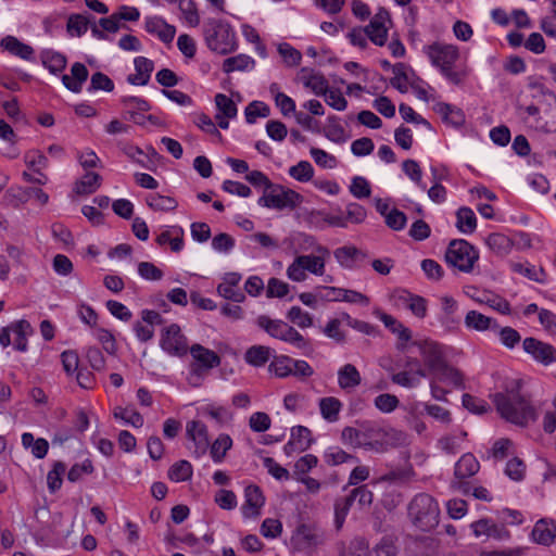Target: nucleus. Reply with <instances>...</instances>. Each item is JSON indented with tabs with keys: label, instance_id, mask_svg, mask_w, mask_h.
<instances>
[{
	"label": "nucleus",
	"instance_id": "e2e57ef3",
	"mask_svg": "<svg viewBox=\"0 0 556 556\" xmlns=\"http://www.w3.org/2000/svg\"><path fill=\"white\" fill-rule=\"evenodd\" d=\"M215 105L218 111L217 114H222L226 118H235L238 114L236 103L224 93H217L215 96Z\"/></svg>",
	"mask_w": 556,
	"mask_h": 556
},
{
	"label": "nucleus",
	"instance_id": "e433bc0d",
	"mask_svg": "<svg viewBox=\"0 0 556 556\" xmlns=\"http://www.w3.org/2000/svg\"><path fill=\"white\" fill-rule=\"evenodd\" d=\"M232 444L233 442L229 434L220 433L208 446L212 460L215 464L223 463L227 452L231 450Z\"/></svg>",
	"mask_w": 556,
	"mask_h": 556
},
{
	"label": "nucleus",
	"instance_id": "680f3d73",
	"mask_svg": "<svg viewBox=\"0 0 556 556\" xmlns=\"http://www.w3.org/2000/svg\"><path fill=\"white\" fill-rule=\"evenodd\" d=\"M287 319L302 329L313 326V316L300 306L290 307L287 313Z\"/></svg>",
	"mask_w": 556,
	"mask_h": 556
},
{
	"label": "nucleus",
	"instance_id": "dca6fc26",
	"mask_svg": "<svg viewBox=\"0 0 556 556\" xmlns=\"http://www.w3.org/2000/svg\"><path fill=\"white\" fill-rule=\"evenodd\" d=\"M387 23L391 24L390 13L384 8H379L370 23L365 27V33L370 41L377 46H383L388 38Z\"/></svg>",
	"mask_w": 556,
	"mask_h": 556
},
{
	"label": "nucleus",
	"instance_id": "393cba45",
	"mask_svg": "<svg viewBox=\"0 0 556 556\" xmlns=\"http://www.w3.org/2000/svg\"><path fill=\"white\" fill-rule=\"evenodd\" d=\"M146 30L149 34L156 35L161 41L169 43L173 41L176 28L167 24L163 18L154 16L146 20Z\"/></svg>",
	"mask_w": 556,
	"mask_h": 556
},
{
	"label": "nucleus",
	"instance_id": "f8f14e48",
	"mask_svg": "<svg viewBox=\"0 0 556 556\" xmlns=\"http://www.w3.org/2000/svg\"><path fill=\"white\" fill-rule=\"evenodd\" d=\"M160 345L164 352L172 356L181 357L188 352L187 339L177 324H172L163 329Z\"/></svg>",
	"mask_w": 556,
	"mask_h": 556
},
{
	"label": "nucleus",
	"instance_id": "c85d7f7f",
	"mask_svg": "<svg viewBox=\"0 0 556 556\" xmlns=\"http://www.w3.org/2000/svg\"><path fill=\"white\" fill-rule=\"evenodd\" d=\"M433 110L438 113L444 123L454 127H460L465 123V114L462 109L445 102H438Z\"/></svg>",
	"mask_w": 556,
	"mask_h": 556
},
{
	"label": "nucleus",
	"instance_id": "bb28decb",
	"mask_svg": "<svg viewBox=\"0 0 556 556\" xmlns=\"http://www.w3.org/2000/svg\"><path fill=\"white\" fill-rule=\"evenodd\" d=\"M380 320L392 333L397 336V339L401 341V343L397 344V349L405 351L408 341L412 339V331L389 314L382 313Z\"/></svg>",
	"mask_w": 556,
	"mask_h": 556
},
{
	"label": "nucleus",
	"instance_id": "69168bd1",
	"mask_svg": "<svg viewBox=\"0 0 556 556\" xmlns=\"http://www.w3.org/2000/svg\"><path fill=\"white\" fill-rule=\"evenodd\" d=\"M420 379L421 377L407 369L395 372L391 376L393 383L407 389L417 388L420 384Z\"/></svg>",
	"mask_w": 556,
	"mask_h": 556
},
{
	"label": "nucleus",
	"instance_id": "39448f33",
	"mask_svg": "<svg viewBox=\"0 0 556 556\" xmlns=\"http://www.w3.org/2000/svg\"><path fill=\"white\" fill-rule=\"evenodd\" d=\"M256 325L271 338L289 343L303 352H309L312 350L309 340L281 319H271L266 315H260L256 318Z\"/></svg>",
	"mask_w": 556,
	"mask_h": 556
},
{
	"label": "nucleus",
	"instance_id": "a18cd8bd",
	"mask_svg": "<svg viewBox=\"0 0 556 556\" xmlns=\"http://www.w3.org/2000/svg\"><path fill=\"white\" fill-rule=\"evenodd\" d=\"M22 444L25 448L31 447V454L39 459L43 458L49 450V443L46 439L39 438L35 440L34 435L29 432L22 434Z\"/></svg>",
	"mask_w": 556,
	"mask_h": 556
},
{
	"label": "nucleus",
	"instance_id": "412c9836",
	"mask_svg": "<svg viewBox=\"0 0 556 556\" xmlns=\"http://www.w3.org/2000/svg\"><path fill=\"white\" fill-rule=\"evenodd\" d=\"M531 536L538 544L549 546L556 540V521L553 519H540L535 522Z\"/></svg>",
	"mask_w": 556,
	"mask_h": 556
},
{
	"label": "nucleus",
	"instance_id": "338daca9",
	"mask_svg": "<svg viewBox=\"0 0 556 556\" xmlns=\"http://www.w3.org/2000/svg\"><path fill=\"white\" fill-rule=\"evenodd\" d=\"M467 433L460 431L458 434H448L442 437L438 444L442 451L447 454H456L460 448V443L465 440Z\"/></svg>",
	"mask_w": 556,
	"mask_h": 556
},
{
	"label": "nucleus",
	"instance_id": "0eeeda50",
	"mask_svg": "<svg viewBox=\"0 0 556 556\" xmlns=\"http://www.w3.org/2000/svg\"><path fill=\"white\" fill-rule=\"evenodd\" d=\"M301 195L282 185L271 184L267 190L263 191V195L258 199L257 204L267 208L275 210H293L301 202Z\"/></svg>",
	"mask_w": 556,
	"mask_h": 556
},
{
	"label": "nucleus",
	"instance_id": "6e6d98bb",
	"mask_svg": "<svg viewBox=\"0 0 556 556\" xmlns=\"http://www.w3.org/2000/svg\"><path fill=\"white\" fill-rule=\"evenodd\" d=\"M176 3L186 23L191 27H197L200 24V15L193 0H177Z\"/></svg>",
	"mask_w": 556,
	"mask_h": 556
},
{
	"label": "nucleus",
	"instance_id": "f3484780",
	"mask_svg": "<svg viewBox=\"0 0 556 556\" xmlns=\"http://www.w3.org/2000/svg\"><path fill=\"white\" fill-rule=\"evenodd\" d=\"M470 529L476 538L486 536L496 541H507L510 532L504 525L496 523L491 518H481L470 523Z\"/></svg>",
	"mask_w": 556,
	"mask_h": 556
},
{
	"label": "nucleus",
	"instance_id": "72a5a7b5",
	"mask_svg": "<svg viewBox=\"0 0 556 556\" xmlns=\"http://www.w3.org/2000/svg\"><path fill=\"white\" fill-rule=\"evenodd\" d=\"M274 353L275 351L269 346L253 345L247 350L244 359L251 366L262 367L274 356Z\"/></svg>",
	"mask_w": 556,
	"mask_h": 556
},
{
	"label": "nucleus",
	"instance_id": "bf43d9fd",
	"mask_svg": "<svg viewBox=\"0 0 556 556\" xmlns=\"http://www.w3.org/2000/svg\"><path fill=\"white\" fill-rule=\"evenodd\" d=\"M66 466L62 462H54L52 469L48 472L47 484L50 493H55L62 486V477L65 473Z\"/></svg>",
	"mask_w": 556,
	"mask_h": 556
},
{
	"label": "nucleus",
	"instance_id": "13d9d810",
	"mask_svg": "<svg viewBox=\"0 0 556 556\" xmlns=\"http://www.w3.org/2000/svg\"><path fill=\"white\" fill-rule=\"evenodd\" d=\"M402 169L421 190H427V185L422 181V170L417 161L410 159L405 160L402 163Z\"/></svg>",
	"mask_w": 556,
	"mask_h": 556
},
{
	"label": "nucleus",
	"instance_id": "ddd939ff",
	"mask_svg": "<svg viewBox=\"0 0 556 556\" xmlns=\"http://www.w3.org/2000/svg\"><path fill=\"white\" fill-rule=\"evenodd\" d=\"M186 435L192 442V445L188 446L192 455L195 458L202 457L210 446L206 425L200 420L188 421L186 425Z\"/></svg>",
	"mask_w": 556,
	"mask_h": 556
},
{
	"label": "nucleus",
	"instance_id": "3c124183",
	"mask_svg": "<svg viewBox=\"0 0 556 556\" xmlns=\"http://www.w3.org/2000/svg\"><path fill=\"white\" fill-rule=\"evenodd\" d=\"M293 358L287 355H274L269 364V371L279 378L288 377L292 374Z\"/></svg>",
	"mask_w": 556,
	"mask_h": 556
},
{
	"label": "nucleus",
	"instance_id": "4d7b16f0",
	"mask_svg": "<svg viewBox=\"0 0 556 556\" xmlns=\"http://www.w3.org/2000/svg\"><path fill=\"white\" fill-rule=\"evenodd\" d=\"M192 472V466L188 460H179L169 468L168 478L175 482H182L189 480Z\"/></svg>",
	"mask_w": 556,
	"mask_h": 556
},
{
	"label": "nucleus",
	"instance_id": "5fc2aeb1",
	"mask_svg": "<svg viewBox=\"0 0 556 556\" xmlns=\"http://www.w3.org/2000/svg\"><path fill=\"white\" fill-rule=\"evenodd\" d=\"M147 204L154 211H174L178 203L172 197L161 195L159 193L150 194L147 198Z\"/></svg>",
	"mask_w": 556,
	"mask_h": 556
},
{
	"label": "nucleus",
	"instance_id": "864d4df0",
	"mask_svg": "<svg viewBox=\"0 0 556 556\" xmlns=\"http://www.w3.org/2000/svg\"><path fill=\"white\" fill-rule=\"evenodd\" d=\"M341 441L344 445L351 446L353 448H364L368 443L363 441L362 430L359 428L354 427H345L341 432Z\"/></svg>",
	"mask_w": 556,
	"mask_h": 556
},
{
	"label": "nucleus",
	"instance_id": "c9c22d12",
	"mask_svg": "<svg viewBox=\"0 0 556 556\" xmlns=\"http://www.w3.org/2000/svg\"><path fill=\"white\" fill-rule=\"evenodd\" d=\"M12 333L15 336L14 349L20 352L27 351V338L33 333L30 324L21 319L11 324Z\"/></svg>",
	"mask_w": 556,
	"mask_h": 556
},
{
	"label": "nucleus",
	"instance_id": "9d476101",
	"mask_svg": "<svg viewBox=\"0 0 556 556\" xmlns=\"http://www.w3.org/2000/svg\"><path fill=\"white\" fill-rule=\"evenodd\" d=\"M325 260L314 254H303L296 256L287 268V277L295 282H302L306 279V273L315 276L325 274Z\"/></svg>",
	"mask_w": 556,
	"mask_h": 556
},
{
	"label": "nucleus",
	"instance_id": "9b49d317",
	"mask_svg": "<svg viewBox=\"0 0 556 556\" xmlns=\"http://www.w3.org/2000/svg\"><path fill=\"white\" fill-rule=\"evenodd\" d=\"M413 345L418 348L428 376L447 363L446 353L442 344L432 340H424L413 342Z\"/></svg>",
	"mask_w": 556,
	"mask_h": 556
},
{
	"label": "nucleus",
	"instance_id": "a19ab883",
	"mask_svg": "<svg viewBox=\"0 0 556 556\" xmlns=\"http://www.w3.org/2000/svg\"><path fill=\"white\" fill-rule=\"evenodd\" d=\"M456 227L463 233H472L477 228V218L470 207H459L456 212Z\"/></svg>",
	"mask_w": 556,
	"mask_h": 556
},
{
	"label": "nucleus",
	"instance_id": "20e7f679",
	"mask_svg": "<svg viewBox=\"0 0 556 556\" xmlns=\"http://www.w3.org/2000/svg\"><path fill=\"white\" fill-rule=\"evenodd\" d=\"M408 517L422 531L434 529L440 517L438 502L430 494H416L408 504Z\"/></svg>",
	"mask_w": 556,
	"mask_h": 556
},
{
	"label": "nucleus",
	"instance_id": "49530a36",
	"mask_svg": "<svg viewBox=\"0 0 556 556\" xmlns=\"http://www.w3.org/2000/svg\"><path fill=\"white\" fill-rule=\"evenodd\" d=\"M325 462L330 466H338L344 463H357L358 458L352 454L346 453L339 446H330L325 451Z\"/></svg>",
	"mask_w": 556,
	"mask_h": 556
},
{
	"label": "nucleus",
	"instance_id": "37998d69",
	"mask_svg": "<svg viewBox=\"0 0 556 556\" xmlns=\"http://www.w3.org/2000/svg\"><path fill=\"white\" fill-rule=\"evenodd\" d=\"M341 408L342 403L337 397L328 396L319 400L320 414L329 422H334L339 419Z\"/></svg>",
	"mask_w": 556,
	"mask_h": 556
},
{
	"label": "nucleus",
	"instance_id": "a878e982",
	"mask_svg": "<svg viewBox=\"0 0 556 556\" xmlns=\"http://www.w3.org/2000/svg\"><path fill=\"white\" fill-rule=\"evenodd\" d=\"M136 74H131L127 77V81L136 86H144L149 83L151 73L154 70V63L144 58L137 56L134 61Z\"/></svg>",
	"mask_w": 556,
	"mask_h": 556
},
{
	"label": "nucleus",
	"instance_id": "09e8293b",
	"mask_svg": "<svg viewBox=\"0 0 556 556\" xmlns=\"http://www.w3.org/2000/svg\"><path fill=\"white\" fill-rule=\"evenodd\" d=\"M354 502H356V497H354L353 490L350 492L349 495L336 500L334 518L338 528H341V526L343 525Z\"/></svg>",
	"mask_w": 556,
	"mask_h": 556
},
{
	"label": "nucleus",
	"instance_id": "423d86ee",
	"mask_svg": "<svg viewBox=\"0 0 556 556\" xmlns=\"http://www.w3.org/2000/svg\"><path fill=\"white\" fill-rule=\"evenodd\" d=\"M190 354L193 362L189 367L188 381L190 384L197 387L211 369L219 366L220 357L216 352L206 349L201 344H193L190 348Z\"/></svg>",
	"mask_w": 556,
	"mask_h": 556
},
{
	"label": "nucleus",
	"instance_id": "0e129e2a",
	"mask_svg": "<svg viewBox=\"0 0 556 556\" xmlns=\"http://www.w3.org/2000/svg\"><path fill=\"white\" fill-rule=\"evenodd\" d=\"M288 173L293 179L307 182L314 176V168L308 161H300L296 165L291 166Z\"/></svg>",
	"mask_w": 556,
	"mask_h": 556
},
{
	"label": "nucleus",
	"instance_id": "cd10ccee",
	"mask_svg": "<svg viewBox=\"0 0 556 556\" xmlns=\"http://www.w3.org/2000/svg\"><path fill=\"white\" fill-rule=\"evenodd\" d=\"M337 262L344 268H353L358 261L367 257V254L353 245L338 248L333 252Z\"/></svg>",
	"mask_w": 556,
	"mask_h": 556
},
{
	"label": "nucleus",
	"instance_id": "c756f323",
	"mask_svg": "<svg viewBox=\"0 0 556 556\" xmlns=\"http://www.w3.org/2000/svg\"><path fill=\"white\" fill-rule=\"evenodd\" d=\"M71 74L72 77L63 75L62 83L72 92L79 93L83 89V84L88 78V70L83 63L76 62L72 65Z\"/></svg>",
	"mask_w": 556,
	"mask_h": 556
},
{
	"label": "nucleus",
	"instance_id": "58836bf2",
	"mask_svg": "<svg viewBox=\"0 0 556 556\" xmlns=\"http://www.w3.org/2000/svg\"><path fill=\"white\" fill-rule=\"evenodd\" d=\"M99 26L102 29H100L98 27V25L96 23H93L91 25V34L94 38L100 39V40L108 39V35L105 34V31L114 34V33L118 31V29L121 27L119 21L117 20V15H115V13H113L109 17L100 18Z\"/></svg>",
	"mask_w": 556,
	"mask_h": 556
},
{
	"label": "nucleus",
	"instance_id": "052dcab7",
	"mask_svg": "<svg viewBox=\"0 0 556 556\" xmlns=\"http://www.w3.org/2000/svg\"><path fill=\"white\" fill-rule=\"evenodd\" d=\"M90 24V20L85 14H71L67 20V31L71 35H75L77 37L83 36L87 30Z\"/></svg>",
	"mask_w": 556,
	"mask_h": 556
},
{
	"label": "nucleus",
	"instance_id": "a211bd4d",
	"mask_svg": "<svg viewBox=\"0 0 556 556\" xmlns=\"http://www.w3.org/2000/svg\"><path fill=\"white\" fill-rule=\"evenodd\" d=\"M363 441L369 445L365 446L366 451L383 452L386 450V431L382 427L374 421H364L361 424Z\"/></svg>",
	"mask_w": 556,
	"mask_h": 556
},
{
	"label": "nucleus",
	"instance_id": "4468645a",
	"mask_svg": "<svg viewBox=\"0 0 556 556\" xmlns=\"http://www.w3.org/2000/svg\"><path fill=\"white\" fill-rule=\"evenodd\" d=\"M480 469V464L471 453L464 454L455 464L454 476L457 482L454 485L464 493L470 492V484L465 479L475 476Z\"/></svg>",
	"mask_w": 556,
	"mask_h": 556
},
{
	"label": "nucleus",
	"instance_id": "7c9ffc66",
	"mask_svg": "<svg viewBox=\"0 0 556 556\" xmlns=\"http://www.w3.org/2000/svg\"><path fill=\"white\" fill-rule=\"evenodd\" d=\"M1 47L17 58L25 61H31L34 59V49L29 45H26L18 40L14 36H7L1 40Z\"/></svg>",
	"mask_w": 556,
	"mask_h": 556
},
{
	"label": "nucleus",
	"instance_id": "6ab92c4d",
	"mask_svg": "<svg viewBox=\"0 0 556 556\" xmlns=\"http://www.w3.org/2000/svg\"><path fill=\"white\" fill-rule=\"evenodd\" d=\"M265 504V497L260 486L250 484L244 490V504L241 507L245 518L256 517Z\"/></svg>",
	"mask_w": 556,
	"mask_h": 556
},
{
	"label": "nucleus",
	"instance_id": "f257e3e1",
	"mask_svg": "<svg viewBox=\"0 0 556 556\" xmlns=\"http://www.w3.org/2000/svg\"><path fill=\"white\" fill-rule=\"evenodd\" d=\"M422 52L448 84L456 87L467 84L472 70L466 62H458L460 53L456 46L434 41L424 46Z\"/></svg>",
	"mask_w": 556,
	"mask_h": 556
},
{
	"label": "nucleus",
	"instance_id": "2eb2a0df",
	"mask_svg": "<svg viewBox=\"0 0 556 556\" xmlns=\"http://www.w3.org/2000/svg\"><path fill=\"white\" fill-rule=\"evenodd\" d=\"M522 346L526 353L530 354L535 362L544 366L556 363V348L549 343L535 338H526L522 342Z\"/></svg>",
	"mask_w": 556,
	"mask_h": 556
},
{
	"label": "nucleus",
	"instance_id": "4be33fe9",
	"mask_svg": "<svg viewBox=\"0 0 556 556\" xmlns=\"http://www.w3.org/2000/svg\"><path fill=\"white\" fill-rule=\"evenodd\" d=\"M184 229L178 225L166 226L155 238L159 245L169 244L170 250L175 253H179L185 245L184 242Z\"/></svg>",
	"mask_w": 556,
	"mask_h": 556
},
{
	"label": "nucleus",
	"instance_id": "473e14b6",
	"mask_svg": "<svg viewBox=\"0 0 556 556\" xmlns=\"http://www.w3.org/2000/svg\"><path fill=\"white\" fill-rule=\"evenodd\" d=\"M102 177L94 172H87L80 179L74 184L73 191L77 195H88L94 193L101 186Z\"/></svg>",
	"mask_w": 556,
	"mask_h": 556
},
{
	"label": "nucleus",
	"instance_id": "603ef678",
	"mask_svg": "<svg viewBox=\"0 0 556 556\" xmlns=\"http://www.w3.org/2000/svg\"><path fill=\"white\" fill-rule=\"evenodd\" d=\"M114 417L116 419H122L125 424L131 425L135 428L143 426L142 415L132 407H115Z\"/></svg>",
	"mask_w": 556,
	"mask_h": 556
},
{
	"label": "nucleus",
	"instance_id": "c03bdc74",
	"mask_svg": "<svg viewBox=\"0 0 556 556\" xmlns=\"http://www.w3.org/2000/svg\"><path fill=\"white\" fill-rule=\"evenodd\" d=\"M471 299L477 303L486 304L502 314H508L510 311L509 303L506 300L494 296L486 292L479 293L475 291V293L471 295Z\"/></svg>",
	"mask_w": 556,
	"mask_h": 556
},
{
	"label": "nucleus",
	"instance_id": "f704fd0d",
	"mask_svg": "<svg viewBox=\"0 0 556 556\" xmlns=\"http://www.w3.org/2000/svg\"><path fill=\"white\" fill-rule=\"evenodd\" d=\"M464 323L468 329H473L477 331H485L488 329L498 327L493 318L488 317L477 311H469L465 316Z\"/></svg>",
	"mask_w": 556,
	"mask_h": 556
},
{
	"label": "nucleus",
	"instance_id": "2f4dec72",
	"mask_svg": "<svg viewBox=\"0 0 556 556\" xmlns=\"http://www.w3.org/2000/svg\"><path fill=\"white\" fill-rule=\"evenodd\" d=\"M361 382V374L354 365L345 364L338 370V384L342 390H354Z\"/></svg>",
	"mask_w": 556,
	"mask_h": 556
},
{
	"label": "nucleus",
	"instance_id": "7ed1b4c3",
	"mask_svg": "<svg viewBox=\"0 0 556 556\" xmlns=\"http://www.w3.org/2000/svg\"><path fill=\"white\" fill-rule=\"evenodd\" d=\"M206 47L217 54L226 55L237 50V37L232 26L225 20L208 17L203 23Z\"/></svg>",
	"mask_w": 556,
	"mask_h": 556
},
{
	"label": "nucleus",
	"instance_id": "6e6552de",
	"mask_svg": "<svg viewBox=\"0 0 556 556\" xmlns=\"http://www.w3.org/2000/svg\"><path fill=\"white\" fill-rule=\"evenodd\" d=\"M324 542L323 532L315 526L301 523L290 538V548L293 553L311 556Z\"/></svg>",
	"mask_w": 556,
	"mask_h": 556
},
{
	"label": "nucleus",
	"instance_id": "5701e85b",
	"mask_svg": "<svg viewBox=\"0 0 556 556\" xmlns=\"http://www.w3.org/2000/svg\"><path fill=\"white\" fill-rule=\"evenodd\" d=\"M298 79L316 96L325 93L328 87V80L325 76L309 67H302L298 74Z\"/></svg>",
	"mask_w": 556,
	"mask_h": 556
},
{
	"label": "nucleus",
	"instance_id": "1a4fd4ad",
	"mask_svg": "<svg viewBox=\"0 0 556 556\" xmlns=\"http://www.w3.org/2000/svg\"><path fill=\"white\" fill-rule=\"evenodd\" d=\"M478 257L475 248L464 239L452 240L445 252L446 263L465 273L472 270Z\"/></svg>",
	"mask_w": 556,
	"mask_h": 556
},
{
	"label": "nucleus",
	"instance_id": "8fccbe9b",
	"mask_svg": "<svg viewBox=\"0 0 556 556\" xmlns=\"http://www.w3.org/2000/svg\"><path fill=\"white\" fill-rule=\"evenodd\" d=\"M488 247L497 255L509 253L513 248L511 240L503 233H491L485 240Z\"/></svg>",
	"mask_w": 556,
	"mask_h": 556
},
{
	"label": "nucleus",
	"instance_id": "de8ad7c7",
	"mask_svg": "<svg viewBox=\"0 0 556 556\" xmlns=\"http://www.w3.org/2000/svg\"><path fill=\"white\" fill-rule=\"evenodd\" d=\"M354 502H356V497H354L353 490L350 492L349 495L336 500L334 518L338 528H341V526L343 525Z\"/></svg>",
	"mask_w": 556,
	"mask_h": 556
},
{
	"label": "nucleus",
	"instance_id": "79ce46f5",
	"mask_svg": "<svg viewBox=\"0 0 556 556\" xmlns=\"http://www.w3.org/2000/svg\"><path fill=\"white\" fill-rule=\"evenodd\" d=\"M40 60L42 65L53 74L60 73L66 67V58L53 50H43L40 53Z\"/></svg>",
	"mask_w": 556,
	"mask_h": 556
},
{
	"label": "nucleus",
	"instance_id": "aec40b11",
	"mask_svg": "<svg viewBox=\"0 0 556 556\" xmlns=\"http://www.w3.org/2000/svg\"><path fill=\"white\" fill-rule=\"evenodd\" d=\"M429 376L437 380L439 383H442L453 389L466 388L464 375L460 372V370L450 365L448 362Z\"/></svg>",
	"mask_w": 556,
	"mask_h": 556
},
{
	"label": "nucleus",
	"instance_id": "774afa93",
	"mask_svg": "<svg viewBox=\"0 0 556 556\" xmlns=\"http://www.w3.org/2000/svg\"><path fill=\"white\" fill-rule=\"evenodd\" d=\"M374 405L381 413L391 414L399 407L400 400L394 394L382 393L375 397Z\"/></svg>",
	"mask_w": 556,
	"mask_h": 556
},
{
	"label": "nucleus",
	"instance_id": "b1692460",
	"mask_svg": "<svg viewBox=\"0 0 556 556\" xmlns=\"http://www.w3.org/2000/svg\"><path fill=\"white\" fill-rule=\"evenodd\" d=\"M312 442L311 430L304 426H295L291 429V439L285 445V451L288 454L293 451L303 452L311 446Z\"/></svg>",
	"mask_w": 556,
	"mask_h": 556
},
{
	"label": "nucleus",
	"instance_id": "ea45409f",
	"mask_svg": "<svg viewBox=\"0 0 556 556\" xmlns=\"http://www.w3.org/2000/svg\"><path fill=\"white\" fill-rule=\"evenodd\" d=\"M255 66V61L247 54H238L236 56L227 58L223 62V71L227 74L235 71L245 72L251 71Z\"/></svg>",
	"mask_w": 556,
	"mask_h": 556
},
{
	"label": "nucleus",
	"instance_id": "f03ea898",
	"mask_svg": "<svg viewBox=\"0 0 556 556\" xmlns=\"http://www.w3.org/2000/svg\"><path fill=\"white\" fill-rule=\"evenodd\" d=\"M521 380H511L504 392L493 395V403L502 418L514 425L526 427L538 419V412L529 396L521 392Z\"/></svg>",
	"mask_w": 556,
	"mask_h": 556
},
{
	"label": "nucleus",
	"instance_id": "4c0bfd02",
	"mask_svg": "<svg viewBox=\"0 0 556 556\" xmlns=\"http://www.w3.org/2000/svg\"><path fill=\"white\" fill-rule=\"evenodd\" d=\"M530 126L543 132L556 131V101L553 105L541 112V116L531 122Z\"/></svg>",
	"mask_w": 556,
	"mask_h": 556
}]
</instances>
